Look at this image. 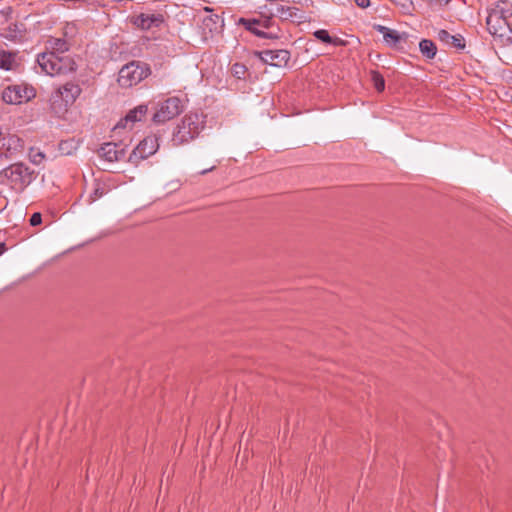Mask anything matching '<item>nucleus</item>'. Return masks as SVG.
<instances>
[{
    "instance_id": "37",
    "label": "nucleus",
    "mask_w": 512,
    "mask_h": 512,
    "mask_svg": "<svg viewBox=\"0 0 512 512\" xmlns=\"http://www.w3.org/2000/svg\"><path fill=\"white\" fill-rule=\"evenodd\" d=\"M214 168H215V165L211 166V167H210V168H208V169H204V170H202V171H201V174H206V173H208L209 171H212Z\"/></svg>"
},
{
    "instance_id": "35",
    "label": "nucleus",
    "mask_w": 512,
    "mask_h": 512,
    "mask_svg": "<svg viewBox=\"0 0 512 512\" xmlns=\"http://www.w3.org/2000/svg\"><path fill=\"white\" fill-rule=\"evenodd\" d=\"M270 25H271V19L270 18H266L264 20H261L260 27L269 28Z\"/></svg>"
},
{
    "instance_id": "25",
    "label": "nucleus",
    "mask_w": 512,
    "mask_h": 512,
    "mask_svg": "<svg viewBox=\"0 0 512 512\" xmlns=\"http://www.w3.org/2000/svg\"><path fill=\"white\" fill-rule=\"evenodd\" d=\"M220 20L221 19L219 15L211 14L203 19V25L205 26L206 29L212 32L218 28Z\"/></svg>"
},
{
    "instance_id": "31",
    "label": "nucleus",
    "mask_w": 512,
    "mask_h": 512,
    "mask_svg": "<svg viewBox=\"0 0 512 512\" xmlns=\"http://www.w3.org/2000/svg\"><path fill=\"white\" fill-rule=\"evenodd\" d=\"M1 16L4 18L5 21L9 20L12 14V8L6 7L0 11Z\"/></svg>"
},
{
    "instance_id": "15",
    "label": "nucleus",
    "mask_w": 512,
    "mask_h": 512,
    "mask_svg": "<svg viewBox=\"0 0 512 512\" xmlns=\"http://www.w3.org/2000/svg\"><path fill=\"white\" fill-rule=\"evenodd\" d=\"M47 51L44 53H53L55 56L64 55L70 49V44L63 38L49 37L45 42Z\"/></svg>"
},
{
    "instance_id": "1",
    "label": "nucleus",
    "mask_w": 512,
    "mask_h": 512,
    "mask_svg": "<svg viewBox=\"0 0 512 512\" xmlns=\"http://www.w3.org/2000/svg\"><path fill=\"white\" fill-rule=\"evenodd\" d=\"M37 62L42 71L50 76L67 75L77 70L76 61L70 55L55 56L53 53H40L37 56Z\"/></svg>"
},
{
    "instance_id": "23",
    "label": "nucleus",
    "mask_w": 512,
    "mask_h": 512,
    "mask_svg": "<svg viewBox=\"0 0 512 512\" xmlns=\"http://www.w3.org/2000/svg\"><path fill=\"white\" fill-rule=\"evenodd\" d=\"M408 38L407 33H399L396 30L391 29L385 36L384 41L390 47H397L398 44L406 42Z\"/></svg>"
},
{
    "instance_id": "29",
    "label": "nucleus",
    "mask_w": 512,
    "mask_h": 512,
    "mask_svg": "<svg viewBox=\"0 0 512 512\" xmlns=\"http://www.w3.org/2000/svg\"><path fill=\"white\" fill-rule=\"evenodd\" d=\"M41 222H42V215H41V213H39V212L33 213L31 218H30V224L32 226H37V225L41 224Z\"/></svg>"
},
{
    "instance_id": "6",
    "label": "nucleus",
    "mask_w": 512,
    "mask_h": 512,
    "mask_svg": "<svg viewBox=\"0 0 512 512\" xmlns=\"http://www.w3.org/2000/svg\"><path fill=\"white\" fill-rule=\"evenodd\" d=\"M486 24L489 33L503 43H512V24L510 21L488 13Z\"/></svg>"
},
{
    "instance_id": "4",
    "label": "nucleus",
    "mask_w": 512,
    "mask_h": 512,
    "mask_svg": "<svg viewBox=\"0 0 512 512\" xmlns=\"http://www.w3.org/2000/svg\"><path fill=\"white\" fill-rule=\"evenodd\" d=\"M81 88L77 83L67 82L59 87L51 98V106L58 113L66 111L67 107L75 102L81 94Z\"/></svg>"
},
{
    "instance_id": "19",
    "label": "nucleus",
    "mask_w": 512,
    "mask_h": 512,
    "mask_svg": "<svg viewBox=\"0 0 512 512\" xmlns=\"http://www.w3.org/2000/svg\"><path fill=\"white\" fill-rule=\"evenodd\" d=\"M488 13L510 21L512 18V3L507 0L498 1L488 10Z\"/></svg>"
},
{
    "instance_id": "5",
    "label": "nucleus",
    "mask_w": 512,
    "mask_h": 512,
    "mask_svg": "<svg viewBox=\"0 0 512 512\" xmlns=\"http://www.w3.org/2000/svg\"><path fill=\"white\" fill-rule=\"evenodd\" d=\"M182 111L183 106L181 100L177 97H170L158 103L152 120L157 124L165 123L178 116Z\"/></svg>"
},
{
    "instance_id": "7",
    "label": "nucleus",
    "mask_w": 512,
    "mask_h": 512,
    "mask_svg": "<svg viewBox=\"0 0 512 512\" xmlns=\"http://www.w3.org/2000/svg\"><path fill=\"white\" fill-rule=\"evenodd\" d=\"M2 173L14 186L18 188L27 186L34 178V171H31L23 163H14L5 168Z\"/></svg>"
},
{
    "instance_id": "11",
    "label": "nucleus",
    "mask_w": 512,
    "mask_h": 512,
    "mask_svg": "<svg viewBox=\"0 0 512 512\" xmlns=\"http://www.w3.org/2000/svg\"><path fill=\"white\" fill-rule=\"evenodd\" d=\"M258 55L264 63L275 67H284L290 60V52L285 49L263 50Z\"/></svg>"
},
{
    "instance_id": "24",
    "label": "nucleus",
    "mask_w": 512,
    "mask_h": 512,
    "mask_svg": "<svg viewBox=\"0 0 512 512\" xmlns=\"http://www.w3.org/2000/svg\"><path fill=\"white\" fill-rule=\"evenodd\" d=\"M419 50L427 59H433L437 53L435 43L429 39H422L419 43Z\"/></svg>"
},
{
    "instance_id": "21",
    "label": "nucleus",
    "mask_w": 512,
    "mask_h": 512,
    "mask_svg": "<svg viewBox=\"0 0 512 512\" xmlns=\"http://www.w3.org/2000/svg\"><path fill=\"white\" fill-rule=\"evenodd\" d=\"M313 35L316 39L326 44H332L334 46H344L346 44V41L341 38L331 37L325 29L316 30Z\"/></svg>"
},
{
    "instance_id": "12",
    "label": "nucleus",
    "mask_w": 512,
    "mask_h": 512,
    "mask_svg": "<svg viewBox=\"0 0 512 512\" xmlns=\"http://www.w3.org/2000/svg\"><path fill=\"white\" fill-rule=\"evenodd\" d=\"M98 155L107 162L114 163L124 159L126 150L121 144L108 142L101 145Z\"/></svg>"
},
{
    "instance_id": "26",
    "label": "nucleus",
    "mask_w": 512,
    "mask_h": 512,
    "mask_svg": "<svg viewBox=\"0 0 512 512\" xmlns=\"http://www.w3.org/2000/svg\"><path fill=\"white\" fill-rule=\"evenodd\" d=\"M371 76H372V81L374 83V87L376 88V90L379 92L383 91L385 88V80H384L383 76L377 71H373L371 73Z\"/></svg>"
},
{
    "instance_id": "18",
    "label": "nucleus",
    "mask_w": 512,
    "mask_h": 512,
    "mask_svg": "<svg viewBox=\"0 0 512 512\" xmlns=\"http://www.w3.org/2000/svg\"><path fill=\"white\" fill-rule=\"evenodd\" d=\"M437 38L456 49L462 50L465 48V40L462 35H451L447 30H439L437 33Z\"/></svg>"
},
{
    "instance_id": "3",
    "label": "nucleus",
    "mask_w": 512,
    "mask_h": 512,
    "mask_svg": "<svg viewBox=\"0 0 512 512\" xmlns=\"http://www.w3.org/2000/svg\"><path fill=\"white\" fill-rule=\"evenodd\" d=\"M150 73L147 64L140 61H131L120 69L117 81L121 87L129 88L141 82Z\"/></svg>"
},
{
    "instance_id": "14",
    "label": "nucleus",
    "mask_w": 512,
    "mask_h": 512,
    "mask_svg": "<svg viewBox=\"0 0 512 512\" xmlns=\"http://www.w3.org/2000/svg\"><path fill=\"white\" fill-rule=\"evenodd\" d=\"M238 24L245 27L246 30L250 31L254 35L260 37V38H267V39H274L278 36L273 33H267L262 30H260L258 27H260L261 20L260 19H246V18H240L238 20Z\"/></svg>"
},
{
    "instance_id": "34",
    "label": "nucleus",
    "mask_w": 512,
    "mask_h": 512,
    "mask_svg": "<svg viewBox=\"0 0 512 512\" xmlns=\"http://www.w3.org/2000/svg\"><path fill=\"white\" fill-rule=\"evenodd\" d=\"M103 194H104L103 189L96 188V189L94 190V193H93V195H94L93 200H95V199H97V198H99V197L103 196Z\"/></svg>"
},
{
    "instance_id": "9",
    "label": "nucleus",
    "mask_w": 512,
    "mask_h": 512,
    "mask_svg": "<svg viewBox=\"0 0 512 512\" xmlns=\"http://www.w3.org/2000/svg\"><path fill=\"white\" fill-rule=\"evenodd\" d=\"M34 96V89L23 85H11L2 92V99L7 104H20L22 101L30 100Z\"/></svg>"
},
{
    "instance_id": "32",
    "label": "nucleus",
    "mask_w": 512,
    "mask_h": 512,
    "mask_svg": "<svg viewBox=\"0 0 512 512\" xmlns=\"http://www.w3.org/2000/svg\"><path fill=\"white\" fill-rule=\"evenodd\" d=\"M356 5L360 8H367L370 5V0H354Z\"/></svg>"
},
{
    "instance_id": "39",
    "label": "nucleus",
    "mask_w": 512,
    "mask_h": 512,
    "mask_svg": "<svg viewBox=\"0 0 512 512\" xmlns=\"http://www.w3.org/2000/svg\"><path fill=\"white\" fill-rule=\"evenodd\" d=\"M511 103H512V95H511V99H510Z\"/></svg>"
},
{
    "instance_id": "10",
    "label": "nucleus",
    "mask_w": 512,
    "mask_h": 512,
    "mask_svg": "<svg viewBox=\"0 0 512 512\" xmlns=\"http://www.w3.org/2000/svg\"><path fill=\"white\" fill-rule=\"evenodd\" d=\"M159 147L158 139L154 136L144 138L132 151L129 156V162L137 164L139 160H143L153 155Z\"/></svg>"
},
{
    "instance_id": "38",
    "label": "nucleus",
    "mask_w": 512,
    "mask_h": 512,
    "mask_svg": "<svg viewBox=\"0 0 512 512\" xmlns=\"http://www.w3.org/2000/svg\"><path fill=\"white\" fill-rule=\"evenodd\" d=\"M205 11H207V12H211V11H212V9H211V8H209V7H205Z\"/></svg>"
},
{
    "instance_id": "27",
    "label": "nucleus",
    "mask_w": 512,
    "mask_h": 512,
    "mask_svg": "<svg viewBox=\"0 0 512 512\" xmlns=\"http://www.w3.org/2000/svg\"><path fill=\"white\" fill-rule=\"evenodd\" d=\"M246 72V67L243 64L235 63L232 66V73L237 77L241 78Z\"/></svg>"
},
{
    "instance_id": "16",
    "label": "nucleus",
    "mask_w": 512,
    "mask_h": 512,
    "mask_svg": "<svg viewBox=\"0 0 512 512\" xmlns=\"http://www.w3.org/2000/svg\"><path fill=\"white\" fill-rule=\"evenodd\" d=\"M20 66V59L17 52L0 51V68L6 71H14Z\"/></svg>"
},
{
    "instance_id": "8",
    "label": "nucleus",
    "mask_w": 512,
    "mask_h": 512,
    "mask_svg": "<svg viewBox=\"0 0 512 512\" xmlns=\"http://www.w3.org/2000/svg\"><path fill=\"white\" fill-rule=\"evenodd\" d=\"M24 151V144L21 138L14 134H3L0 140V158L14 159Z\"/></svg>"
},
{
    "instance_id": "28",
    "label": "nucleus",
    "mask_w": 512,
    "mask_h": 512,
    "mask_svg": "<svg viewBox=\"0 0 512 512\" xmlns=\"http://www.w3.org/2000/svg\"><path fill=\"white\" fill-rule=\"evenodd\" d=\"M29 157H30L31 162L38 165L44 159V154L40 151H37V152L31 151Z\"/></svg>"
},
{
    "instance_id": "36",
    "label": "nucleus",
    "mask_w": 512,
    "mask_h": 512,
    "mask_svg": "<svg viewBox=\"0 0 512 512\" xmlns=\"http://www.w3.org/2000/svg\"><path fill=\"white\" fill-rule=\"evenodd\" d=\"M6 246L4 243H0V256L5 252Z\"/></svg>"
},
{
    "instance_id": "17",
    "label": "nucleus",
    "mask_w": 512,
    "mask_h": 512,
    "mask_svg": "<svg viewBox=\"0 0 512 512\" xmlns=\"http://www.w3.org/2000/svg\"><path fill=\"white\" fill-rule=\"evenodd\" d=\"M148 111V106L146 104H141L136 108L130 110L124 119H121L115 128H124L128 122L134 123L136 121H141L142 118L146 115Z\"/></svg>"
},
{
    "instance_id": "30",
    "label": "nucleus",
    "mask_w": 512,
    "mask_h": 512,
    "mask_svg": "<svg viewBox=\"0 0 512 512\" xmlns=\"http://www.w3.org/2000/svg\"><path fill=\"white\" fill-rule=\"evenodd\" d=\"M374 29L383 35V39L385 38L386 34L391 30L390 28L380 24L374 25Z\"/></svg>"
},
{
    "instance_id": "2",
    "label": "nucleus",
    "mask_w": 512,
    "mask_h": 512,
    "mask_svg": "<svg viewBox=\"0 0 512 512\" xmlns=\"http://www.w3.org/2000/svg\"><path fill=\"white\" fill-rule=\"evenodd\" d=\"M204 128V119L198 113L186 114L172 135V145L178 147L195 139Z\"/></svg>"
},
{
    "instance_id": "20",
    "label": "nucleus",
    "mask_w": 512,
    "mask_h": 512,
    "mask_svg": "<svg viewBox=\"0 0 512 512\" xmlns=\"http://www.w3.org/2000/svg\"><path fill=\"white\" fill-rule=\"evenodd\" d=\"M273 15H276L280 17L282 20H302L303 16L301 14L300 9L296 7H288L284 5H278L276 7L275 13Z\"/></svg>"
},
{
    "instance_id": "13",
    "label": "nucleus",
    "mask_w": 512,
    "mask_h": 512,
    "mask_svg": "<svg viewBox=\"0 0 512 512\" xmlns=\"http://www.w3.org/2000/svg\"><path fill=\"white\" fill-rule=\"evenodd\" d=\"M164 18L161 14H140L135 18L134 24L143 30L158 27L162 24Z\"/></svg>"
},
{
    "instance_id": "22",
    "label": "nucleus",
    "mask_w": 512,
    "mask_h": 512,
    "mask_svg": "<svg viewBox=\"0 0 512 512\" xmlns=\"http://www.w3.org/2000/svg\"><path fill=\"white\" fill-rule=\"evenodd\" d=\"M24 27L23 24L13 23L10 24L2 33L5 39L16 41L23 37Z\"/></svg>"
},
{
    "instance_id": "33",
    "label": "nucleus",
    "mask_w": 512,
    "mask_h": 512,
    "mask_svg": "<svg viewBox=\"0 0 512 512\" xmlns=\"http://www.w3.org/2000/svg\"><path fill=\"white\" fill-rule=\"evenodd\" d=\"M396 4L401 5L403 8H408L412 2L411 0H393Z\"/></svg>"
}]
</instances>
